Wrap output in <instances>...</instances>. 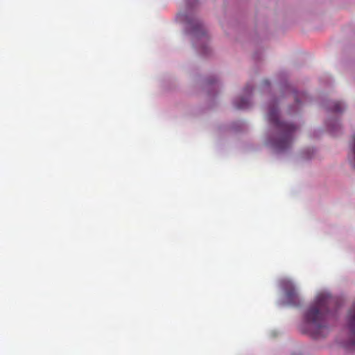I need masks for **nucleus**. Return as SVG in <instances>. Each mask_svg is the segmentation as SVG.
<instances>
[{
	"label": "nucleus",
	"mask_w": 355,
	"mask_h": 355,
	"mask_svg": "<svg viewBox=\"0 0 355 355\" xmlns=\"http://www.w3.org/2000/svg\"><path fill=\"white\" fill-rule=\"evenodd\" d=\"M335 304V300L331 296L319 295L313 304L308 307L304 313V322L309 333L315 338H324L329 334V327L327 326L329 306Z\"/></svg>",
	"instance_id": "f257e3e1"
},
{
	"label": "nucleus",
	"mask_w": 355,
	"mask_h": 355,
	"mask_svg": "<svg viewBox=\"0 0 355 355\" xmlns=\"http://www.w3.org/2000/svg\"><path fill=\"white\" fill-rule=\"evenodd\" d=\"M269 123L277 128V136L271 140V145L275 150L283 152L291 147L293 141V134L297 127L293 123L280 121L278 110L275 105H270L268 112Z\"/></svg>",
	"instance_id": "f03ea898"
},
{
	"label": "nucleus",
	"mask_w": 355,
	"mask_h": 355,
	"mask_svg": "<svg viewBox=\"0 0 355 355\" xmlns=\"http://www.w3.org/2000/svg\"><path fill=\"white\" fill-rule=\"evenodd\" d=\"M281 286H282L283 289L285 291L286 297H287L288 304L297 306L299 304V297L293 284L288 279H283L281 282Z\"/></svg>",
	"instance_id": "7ed1b4c3"
},
{
	"label": "nucleus",
	"mask_w": 355,
	"mask_h": 355,
	"mask_svg": "<svg viewBox=\"0 0 355 355\" xmlns=\"http://www.w3.org/2000/svg\"><path fill=\"white\" fill-rule=\"evenodd\" d=\"M347 324L351 336L349 341L347 343V347L355 349V304L348 311Z\"/></svg>",
	"instance_id": "20e7f679"
},
{
	"label": "nucleus",
	"mask_w": 355,
	"mask_h": 355,
	"mask_svg": "<svg viewBox=\"0 0 355 355\" xmlns=\"http://www.w3.org/2000/svg\"><path fill=\"white\" fill-rule=\"evenodd\" d=\"M250 103L248 98H239L234 101L235 107L237 109H247Z\"/></svg>",
	"instance_id": "39448f33"
},
{
	"label": "nucleus",
	"mask_w": 355,
	"mask_h": 355,
	"mask_svg": "<svg viewBox=\"0 0 355 355\" xmlns=\"http://www.w3.org/2000/svg\"><path fill=\"white\" fill-rule=\"evenodd\" d=\"M343 110L342 103L339 101L334 102L331 111L334 112H340Z\"/></svg>",
	"instance_id": "423d86ee"
},
{
	"label": "nucleus",
	"mask_w": 355,
	"mask_h": 355,
	"mask_svg": "<svg viewBox=\"0 0 355 355\" xmlns=\"http://www.w3.org/2000/svg\"><path fill=\"white\" fill-rule=\"evenodd\" d=\"M350 150L352 152L353 155H354V164L353 166L355 167V134L352 136V143L350 145Z\"/></svg>",
	"instance_id": "0eeeda50"
},
{
	"label": "nucleus",
	"mask_w": 355,
	"mask_h": 355,
	"mask_svg": "<svg viewBox=\"0 0 355 355\" xmlns=\"http://www.w3.org/2000/svg\"><path fill=\"white\" fill-rule=\"evenodd\" d=\"M245 90H248V92H250L252 91V89H248V87H247V88H245Z\"/></svg>",
	"instance_id": "6e6552de"
}]
</instances>
